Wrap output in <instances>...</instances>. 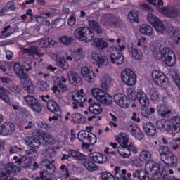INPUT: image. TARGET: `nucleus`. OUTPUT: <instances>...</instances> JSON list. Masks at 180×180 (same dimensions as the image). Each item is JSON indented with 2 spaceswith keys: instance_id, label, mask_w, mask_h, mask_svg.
I'll use <instances>...</instances> for the list:
<instances>
[{
  "instance_id": "obj_1",
  "label": "nucleus",
  "mask_w": 180,
  "mask_h": 180,
  "mask_svg": "<svg viewBox=\"0 0 180 180\" xmlns=\"http://www.w3.org/2000/svg\"><path fill=\"white\" fill-rule=\"evenodd\" d=\"M101 88L97 89L94 88L91 90V94L98 102H101L103 105H111L112 102H113V98L109 95L108 93L105 92L109 91L110 89V84L112 83V79L108 75H103L101 79Z\"/></svg>"
},
{
  "instance_id": "obj_2",
  "label": "nucleus",
  "mask_w": 180,
  "mask_h": 180,
  "mask_svg": "<svg viewBox=\"0 0 180 180\" xmlns=\"http://www.w3.org/2000/svg\"><path fill=\"white\" fill-rule=\"evenodd\" d=\"M153 56L156 60L163 61L168 67H174L176 64V58L172 49L164 47L162 49L155 50Z\"/></svg>"
},
{
  "instance_id": "obj_3",
  "label": "nucleus",
  "mask_w": 180,
  "mask_h": 180,
  "mask_svg": "<svg viewBox=\"0 0 180 180\" xmlns=\"http://www.w3.org/2000/svg\"><path fill=\"white\" fill-rule=\"evenodd\" d=\"M149 4L156 6V9L160 13L165 15L167 18H176L180 14L179 9L167 6L166 7H162L164 6V2L162 0H149Z\"/></svg>"
},
{
  "instance_id": "obj_4",
  "label": "nucleus",
  "mask_w": 180,
  "mask_h": 180,
  "mask_svg": "<svg viewBox=\"0 0 180 180\" xmlns=\"http://www.w3.org/2000/svg\"><path fill=\"white\" fill-rule=\"evenodd\" d=\"M74 36L79 41L89 43V41L94 40L95 34L94 30L89 27H79L75 30Z\"/></svg>"
},
{
  "instance_id": "obj_5",
  "label": "nucleus",
  "mask_w": 180,
  "mask_h": 180,
  "mask_svg": "<svg viewBox=\"0 0 180 180\" xmlns=\"http://www.w3.org/2000/svg\"><path fill=\"white\" fill-rule=\"evenodd\" d=\"M77 139L82 143L83 148H89V145L94 146L96 143V136L88 131H79L77 134Z\"/></svg>"
},
{
  "instance_id": "obj_6",
  "label": "nucleus",
  "mask_w": 180,
  "mask_h": 180,
  "mask_svg": "<svg viewBox=\"0 0 180 180\" xmlns=\"http://www.w3.org/2000/svg\"><path fill=\"white\" fill-rule=\"evenodd\" d=\"M118 47L112 46L111 47V53L110 54V61L112 64H116L117 65H122L123 63H124V56L122 51L126 49V46L124 45H118Z\"/></svg>"
},
{
  "instance_id": "obj_7",
  "label": "nucleus",
  "mask_w": 180,
  "mask_h": 180,
  "mask_svg": "<svg viewBox=\"0 0 180 180\" xmlns=\"http://www.w3.org/2000/svg\"><path fill=\"white\" fill-rule=\"evenodd\" d=\"M122 82L127 86H133L137 82V77L131 69L125 68L121 72Z\"/></svg>"
},
{
  "instance_id": "obj_8",
  "label": "nucleus",
  "mask_w": 180,
  "mask_h": 180,
  "mask_svg": "<svg viewBox=\"0 0 180 180\" xmlns=\"http://www.w3.org/2000/svg\"><path fill=\"white\" fill-rule=\"evenodd\" d=\"M152 77L154 82H155L158 86H161L162 88H168V86H169V79L162 72L158 70H153L152 72Z\"/></svg>"
},
{
  "instance_id": "obj_9",
  "label": "nucleus",
  "mask_w": 180,
  "mask_h": 180,
  "mask_svg": "<svg viewBox=\"0 0 180 180\" xmlns=\"http://www.w3.org/2000/svg\"><path fill=\"white\" fill-rule=\"evenodd\" d=\"M24 101L27 106H29L33 110V112L40 113V112L43 110L41 103H40L39 100L34 98V96H32V95H27L26 96H24Z\"/></svg>"
},
{
  "instance_id": "obj_10",
  "label": "nucleus",
  "mask_w": 180,
  "mask_h": 180,
  "mask_svg": "<svg viewBox=\"0 0 180 180\" xmlns=\"http://www.w3.org/2000/svg\"><path fill=\"white\" fill-rule=\"evenodd\" d=\"M167 131L169 134H178L180 131V117L178 116L173 117L170 120L167 121Z\"/></svg>"
},
{
  "instance_id": "obj_11",
  "label": "nucleus",
  "mask_w": 180,
  "mask_h": 180,
  "mask_svg": "<svg viewBox=\"0 0 180 180\" xmlns=\"http://www.w3.org/2000/svg\"><path fill=\"white\" fill-rule=\"evenodd\" d=\"M20 84H21L23 89L27 92V94H34V84L29 78V75H25L22 79H20Z\"/></svg>"
},
{
  "instance_id": "obj_12",
  "label": "nucleus",
  "mask_w": 180,
  "mask_h": 180,
  "mask_svg": "<svg viewBox=\"0 0 180 180\" xmlns=\"http://www.w3.org/2000/svg\"><path fill=\"white\" fill-rule=\"evenodd\" d=\"M128 131L134 137L136 140L141 141L144 139V133L139 127L137 124H131L127 127Z\"/></svg>"
},
{
  "instance_id": "obj_13",
  "label": "nucleus",
  "mask_w": 180,
  "mask_h": 180,
  "mask_svg": "<svg viewBox=\"0 0 180 180\" xmlns=\"http://www.w3.org/2000/svg\"><path fill=\"white\" fill-rule=\"evenodd\" d=\"M67 75L70 84L73 85V86H81L82 85V77L75 71H69Z\"/></svg>"
},
{
  "instance_id": "obj_14",
  "label": "nucleus",
  "mask_w": 180,
  "mask_h": 180,
  "mask_svg": "<svg viewBox=\"0 0 180 180\" xmlns=\"http://www.w3.org/2000/svg\"><path fill=\"white\" fill-rule=\"evenodd\" d=\"M114 102L116 105L120 106V108H129L130 106V101L129 98L123 94H116L114 95Z\"/></svg>"
},
{
  "instance_id": "obj_15",
  "label": "nucleus",
  "mask_w": 180,
  "mask_h": 180,
  "mask_svg": "<svg viewBox=\"0 0 180 180\" xmlns=\"http://www.w3.org/2000/svg\"><path fill=\"white\" fill-rule=\"evenodd\" d=\"M15 131V124L12 122H5L0 125V134L1 136H10Z\"/></svg>"
},
{
  "instance_id": "obj_16",
  "label": "nucleus",
  "mask_w": 180,
  "mask_h": 180,
  "mask_svg": "<svg viewBox=\"0 0 180 180\" xmlns=\"http://www.w3.org/2000/svg\"><path fill=\"white\" fill-rule=\"evenodd\" d=\"M91 58L96 62L98 67H102V65L106 66L109 64V60L108 57L102 55L101 52L94 51L91 53Z\"/></svg>"
},
{
  "instance_id": "obj_17",
  "label": "nucleus",
  "mask_w": 180,
  "mask_h": 180,
  "mask_svg": "<svg viewBox=\"0 0 180 180\" xmlns=\"http://www.w3.org/2000/svg\"><path fill=\"white\" fill-rule=\"evenodd\" d=\"M68 154L69 155L63 154L61 157V160L65 161V160H68L70 157H72V158H75V160H77V161H85V155L79 151L75 150H69Z\"/></svg>"
},
{
  "instance_id": "obj_18",
  "label": "nucleus",
  "mask_w": 180,
  "mask_h": 180,
  "mask_svg": "<svg viewBox=\"0 0 180 180\" xmlns=\"http://www.w3.org/2000/svg\"><path fill=\"white\" fill-rule=\"evenodd\" d=\"M81 74L87 82L92 84V82H95V72L91 68L86 66L82 68Z\"/></svg>"
},
{
  "instance_id": "obj_19",
  "label": "nucleus",
  "mask_w": 180,
  "mask_h": 180,
  "mask_svg": "<svg viewBox=\"0 0 180 180\" xmlns=\"http://www.w3.org/2000/svg\"><path fill=\"white\" fill-rule=\"evenodd\" d=\"M46 108L49 112H52L56 116L61 115V108H60V105L54 100H49L46 103Z\"/></svg>"
},
{
  "instance_id": "obj_20",
  "label": "nucleus",
  "mask_w": 180,
  "mask_h": 180,
  "mask_svg": "<svg viewBox=\"0 0 180 180\" xmlns=\"http://www.w3.org/2000/svg\"><path fill=\"white\" fill-rule=\"evenodd\" d=\"M128 143L129 139L124 138L121 147L117 148V153H120V155L124 158H129V157L131 155L129 148H127Z\"/></svg>"
},
{
  "instance_id": "obj_21",
  "label": "nucleus",
  "mask_w": 180,
  "mask_h": 180,
  "mask_svg": "<svg viewBox=\"0 0 180 180\" xmlns=\"http://www.w3.org/2000/svg\"><path fill=\"white\" fill-rule=\"evenodd\" d=\"M115 176L122 180H130L131 172H127L126 169H120V167L117 166L114 169Z\"/></svg>"
},
{
  "instance_id": "obj_22",
  "label": "nucleus",
  "mask_w": 180,
  "mask_h": 180,
  "mask_svg": "<svg viewBox=\"0 0 180 180\" xmlns=\"http://www.w3.org/2000/svg\"><path fill=\"white\" fill-rule=\"evenodd\" d=\"M56 85H53L51 88V91H53V94H60V92L64 93L68 91V86H67L65 83H62L60 78L56 79Z\"/></svg>"
},
{
  "instance_id": "obj_23",
  "label": "nucleus",
  "mask_w": 180,
  "mask_h": 180,
  "mask_svg": "<svg viewBox=\"0 0 180 180\" xmlns=\"http://www.w3.org/2000/svg\"><path fill=\"white\" fill-rule=\"evenodd\" d=\"M91 160L96 164H104L108 161V156L99 153H91L89 154Z\"/></svg>"
},
{
  "instance_id": "obj_24",
  "label": "nucleus",
  "mask_w": 180,
  "mask_h": 180,
  "mask_svg": "<svg viewBox=\"0 0 180 180\" xmlns=\"http://www.w3.org/2000/svg\"><path fill=\"white\" fill-rule=\"evenodd\" d=\"M74 102H77L80 108H84V103L86 101V96L84 94V89H81L80 91H77L75 96H72Z\"/></svg>"
},
{
  "instance_id": "obj_25",
  "label": "nucleus",
  "mask_w": 180,
  "mask_h": 180,
  "mask_svg": "<svg viewBox=\"0 0 180 180\" xmlns=\"http://www.w3.org/2000/svg\"><path fill=\"white\" fill-rule=\"evenodd\" d=\"M51 57L54 61H56L58 67L63 68V70H67L68 68V64L65 62V58H64V57H61L57 53L51 54Z\"/></svg>"
},
{
  "instance_id": "obj_26",
  "label": "nucleus",
  "mask_w": 180,
  "mask_h": 180,
  "mask_svg": "<svg viewBox=\"0 0 180 180\" xmlns=\"http://www.w3.org/2000/svg\"><path fill=\"white\" fill-rule=\"evenodd\" d=\"M143 130L149 137H154L157 134V128L150 122L143 123Z\"/></svg>"
},
{
  "instance_id": "obj_27",
  "label": "nucleus",
  "mask_w": 180,
  "mask_h": 180,
  "mask_svg": "<svg viewBox=\"0 0 180 180\" xmlns=\"http://www.w3.org/2000/svg\"><path fill=\"white\" fill-rule=\"evenodd\" d=\"M137 100L140 105H141L143 108H147V106L150 105V101L148 100L147 94H146V93L141 89H138Z\"/></svg>"
},
{
  "instance_id": "obj_28",
  "label": "nucleus",
  "mask_w": 180,
  "mask_h": 180,
  "mask_svg": "<svg viewBox=\"0 0 180 180\" xmlns=\"http://www.w3.org/2000/svg\"><path fill=\"white\" fill-rule=\"evenodd\" d=\"M94 46L98 50H105V49H108L109 44L103 38H94L93 39Z\"/></svg>"
},
{
  "instance_id": "obj_29",
  "label": "nucleus",
  "mask_w": 180,
  "mask_h": 180,
  "mask_svg": "<svg viewBox=\"0 0 180 180\" xmlns=\"http://www.w3.org/2000/svg\"><path fill=\"white\" fill-rule=\"evenodd\" d=\"M55 170H50V169H41L39 172V176H36L34 180H52L51 175L54 174Z\"/></svg>"
},
{
  "instance_id": "obj_30",
  "label": "nucleus",
  "mask_w": 180,
  "mask_h": 180,
  "mask_svg": "<svg viewBox=\"0 0 180 180\" xmlns=\"http://www.w3.org/2000/svg\"><path fill=\"white\" fill-rule=\"evenodd\" d=\"M89 112L93 115H101L103 112V109L99 102H94L89 104Z\"/></svg>"
},
{
  "instance_id": "obj_31",
  "label": "nucleus",
  "mask_w": 180,
  "mask_h": 180,
  "mask_svg": "<svg viewBox=\"0 0 180 180\" xmlns=\"http://www.w3.org/2000/svg\"><path fill=\"white\" fill-rule=\"evenodd\" d=\"M139 160L141 161L139 167H141L143 164H146V162H148L150 160H151V152L148 150H142L139 153Z\"/></svg>"
},
{
  "instance_id": "obj_32",
  "label": "nucleus",
  "mask_w": 180,
  "mask_h": 180,
  "mask_svg": "<svg viewBox=\"0 0 180 180\" xmlns=\"http://www.w3.org/2000/svg\"><path fill=\"white\" fill-rule=\"evenodd\" d=\"M25 144L29 146L31 148H37L39 150L40 146V141L37 138L27 136L25 139Z\"/></svg>"
},
{
  "instance_id": "obj_33",
  "label": "nucleus",
  "mask_w": 180,
  "mask_h": 180,
  "mask_svg": "<svg viewBox=\"0 0 180 180\" xmlns=\"http://www.w3.org/2000/svg\"><path fill=\"white\" fill-rule=\"evenodd\" d=\"M157 112L162 117H169L171 110L168 109L165 104H159L156 107Z\"/></svg>"
},
{
  "instance_id": "obj_34",
  "label": "nucleus",
  "mask_w": 180,
  "mask_h": 180,
  "mask_svg": "<svg viewBox=\"0 0 180 180\" xmlns=\"http://www.w3.org/2000/svg\"><path fill=\"white\" fill-rule=\"evenodd\" d=\"M24 53L28 54V56H37L39 58L44 56V53H41L39 51V47L34 46H31L29 48L25 49Z\"/></svg>"
},
{
  "instance_id": "obj_35",
  "label": "nucleus",
  "mask_w": 180,
  "mask_h": 180,
  "mask_svg": "<svg viewBox=\"0 0 180 180\" xmlns=\"http://www.w3.org/2000/svg\"><path fill=\"white\" fill-rule=\"evenodd\" d=\"M13 70L15 71V73L18 77L20 80L23 79L25 75H29V74L25 72V70H23V66H22V65H20V63L14 64Z\"/></svg>"
},
{
  "instance_id": "obj_36",
  "label": "nucleus",
  "mask_w": 180,
  "mask_h": 180,
  "mask_svg": "<svg viewBox=\"0 0 180 180\" xmlns=\"http://www.w3.org/2000/svg\"><path fill=\"white\" fill-rule=\"evenodd\" d=\"M169 34L172 40H174L176 44H179L180 43V36H179V30L176 27H173L170 30Z\"/></svg>"
},
{
  "instance_id": "obj_37",
  "label": "nucleus",
  "mask_w": 180,
  "mask_h": 180,
  "mask_svg": "<svg viewBox=\"0 0 180 180\" xmlns=\"http://www.w3.org/2000/svg\"><path fill=\"white\" fill-rule=\"evenodd\" d=\"M139 32L145 36H152L153 35V27L148 24H142L139 27Z\"/></svg>"
},
{
  "instance_id": "obj_38",
  "label": "nucleus",
  "mask_w": 180,
  "mask_h": 180,
  "mask_svg": "<svg viewBox=\"0 0 180 180\" xmlns=\"http://www.w3.org/2000/svg\"><path fill=\"white\" fill-rule=\"evenodd\" d=\"M83 162L82 165L87 169V171H96L98 169V166L95 165L92 161L88 160L86 158V155H85V160H79Z\"/></svg>"
},
{
  "instance_id": "obj_39",
  "label": "nucleus",
  "mask_w": 180,
  "mask_h": 180,
  "mask_svg": "<svg viewBox=\"0 0 180 180\" xmlns=\"http://www.w3.org/2000/svg\"><path fill=\"white\" fill-rule=\"evenodd\" d=\"M163 162L167 164V165H170V167H176L178 165V158L176 155L171 154L170 155L167 156L166 160L165 159Z\"/></svg>"
},
{
  "instance_id": "obj_40",
  "label": "nucleus",
  "mask_w": 180,
  "mask_h": 180,
  "mask_svg": "<svg viewBox=\"0 0 180 180\" xmlns=\"http://www.w3.org/2000/svg\"><path fill=\"white\" fill-rule=\"evenodd\" d=\"M132 176L134 178H138L140 180H148V174L147 171L144 169L136 170L134 173H133Z\"/></svg>"
},
{
  "instance_id": "obj_41",
  "label": "nucleus",
  "mask_w": 180,
  "mask_h": 180,
  "mask_svg": "<svg viewBox=\"0 0 180 180\" xmlns=\"http://www.w3.org/2000/svg\"><path fill=\"white\" fill-rule=\"evenodd\" d=\"M0 99L6 103L11 102V97L9 96V91L4 87H0Z\"/></svg>"
},
{
  "instance_id": "obj_42",
  "label": "nucleus",
  "mask_w": 180,
  "mask_h": 180,
  "mask_svg": "<svg viewBox=\"0 0 180 180\" xmlns=\"http://www.w3.org/2000/svg\"><path fill=\"white\" fill-rule=\"evenodd\" d=\"M129 53L134 60H141L143 58V52L137 49L136 46H132Z\"/></svg>"
},
{
  "instance_id": "obj_43",
  "label": "nucleus",
  "mask_w": 180,
  "mask_h": 180,
  "mask_svg": "<svg viewBox=\"0 0 180 180\" xmlns=\"http://www.w3.org/2000/svg\"><path fill=\"white\" fill-rule=\"evenodd\" d=\"M15 9L16 7L15 6L13 1H9L4 5L2 9L0 11V16H4L6 12H8V11H15Z\"/></svg>"
},
{
  "instance_id": "obj_44",
  "label": "nucleus",
  "mask_w": 180,
  "mask_h": 180,
  "mask_svg": "<svg viewBox=\"0 0 180 180\" xmlns=\"http://www.w3.org/2000/svg\"><path fill=\"white\" fill-rule=\"evenodd\" d=\"M168 151H169V149L167 146H162L159 148L158 153L160 155L162 161H165V160H167V156L169 155H168Z\"/></svg>"
},
{
  "instance_id": "obj_45",
  "label": "nucleus",
  "mask_w": 180,
  "mask_h": 180,
  "mask_svg": "<svg viewBox=\"0 0 180 180\" xmlns=\"http://www.w3.org/2000/svg\"><path fill=\"white\" fill-rule=\"evenodd\" d=\"M89 22V25L90 27L94 29L95 30L96 33H98V34H101L102 33V27L99 25V23L94 20H90L88 21Z\"/></svg>"
},
{
  "instance_id": "obj_46",
  "label": "nucleus",
  "mask_w": 180,
  "mask_h": 180,
  "mask_svg": "<svg viewBox=\"0 0 180 180\" xmlns=\"http://www.w3.org/2000/svg\"><path fill=\"white\" fill-rule=\"evenodd\" d=\"M44 155H45L46 158L53 160V158L57 155V153L54 148H49L44 151Z\"/></svg>"
},
{
  "instance_id": "obj_47",
  "label": "nucleus",
  "mask_w": 180,
  "mask_h": 180,
  "mask_svg": "<svg viewBox=\"0 0 180 180\" xmlns=\"http://www.w3.org/2000/svg\"><path fill=\"white\" fill-rule=\"evenodd\" d=\"M36 150L37 149L34 148H30V149L25 150L26 157H28L30 159L32 158V160L37 158V157H39V154Z\"/></svg>"
},
{
  "instance_id": "obj_48",
  "label": "nucleus",
  "mask_w": 180,
  "mask_h": 180,
  "mask_svg": "<svg viewBox=\"0 0 180 180\" xmlns=\"http://www.w3.org/2000/svg\"><path fill=\"white\" fill-rule=\"evenodd\" d=\"M43 144L45 146H49V144H56V140L54 138L50 135V134H46L43 136Z\"/></svg>"
},
{
  "instance_id": "obj_49",
  "label": "nucleus",
  "mask_w": 180,
  "mask_h": 180,
  "mask_svg": "<svg viewBox=\"0 0 180 180\" xmlns=\"http://www.w3.org/2000/svg\"><path fill=\"white\" fill-rule=\"evenodd\" d=\"M70 117L73 123H77V124L84 123V122H82V115H81L79 112L72 113Z\"/></svg>"
},
{
  "instance_id": "obj_50",
  "label": "nucleus",
  "mask_w": 180,
  "mask_h": 180,
  "mask_svg": "<svg viewBox=\"0 0 180 180\" xmlns=\"http://www.w3.org/2000/svg\"><path fill=\"white\" fill-rule=\"evenodd\" d=\"M153 26L159 33L162 34L165 32V27L164 26L162 22L160 20H158L156 22L153 23Z\"/></svg>"
},
{
  "instance_id": "obj_51",
  "label": "nucleus",
  "mask_w": 180,
  "mask_h": 180,
  "mask_svg": "<svg viewBox=\"0 0 180 180\" xmlns=\"http://www.w3.org/2000/svg\"><path fill=\"white\" fill-rule=\"evenodd\" d=\"M40 165H41V167H45V169H49V170H56V167L54 166V165H53V163H51V162H50V160H47V159H44L41 163Z\"/></svg>"
},
{
  "instance_id": "obj_52",
  "label": "nucleus",
  "mask_w": 180,
  "mask_h": 180,
  "mask_svg": "<svg viewBox=\"0 0 180 180\" xmlns=\"http://www.w3.org/2000/svg\"><path fill=\"white\" fill-rule=\"evenodd\" d=\"M33 164V162L32 161V159L29 158H25L22 156V161L20 163V167H22V168H29L30 167H32Z\"/></svg>"
},
{
  "instance_id": "obj_53",
  "label": "nucleus",
  "mask_w": 180,
  "mask_h": 180,
  "mask_svg": "<svg viewBox=\"0 0 180 180\" xmlns=\"http://www.w3.org/2000/svg\"><path fill=\"white\" fill-rule=\"evenodd\" d=\"M156 126L159 130H162V131L166 130L167 131V127H168V121L165 120H160L156 122Z\"/></svg>"
},
{
  "instance_id": "obj_54",
  "label": "nucleus",
  "mask_w": 180,
  "mask_h": 180,
  "mask_svg": "<svg viewBox=\"0 0 180 180\" xmlns=\"http://www.w3.org/2000/svg\"><path fill=\"white\" fill-rule=\"evenodd\" d=\"M60 43H63V44H65L66 46H70L72 41H74V38L70 36H63L59 37Z\"/></svg>"
},
{
  "instance_id": "obj_55",
  "label": "nucleus",
  "mask_w": 180,
  "mask_h": 180,
  "mask_svg": "<svg viewBox=\"0 0 180 180\" xmlns=\"http://www.w3.org/2000/svg\"><path fill=\"white\" fill-rule=\"evenodd\" d=\"M128 98H129L131 101H137L139 98V90H137V92L133 89L128 90Z\"/></svg>"
},
{
  "instance_id": "obj_56",
  "label": "nucleus",
  "mask_w": 180,
  "mask_h": 180,
  "mask_svg": "<svg viewBox=\"0 0 180 180\" xmlns=\"http://www.w3.org/2000/svg\"><path fill=\"white\" fill-rule=\"evenodd\" d=\"M38 85L40 91H42V92H47V91L50 89V86L46 81L39 80L38 82Z\"/></svg>"
},
{
  "instance_id": "obj_57",
  "label": "nucleus",
  "mask_w": 180,
  "mask_h": 180,
  "mask_svg": "<svg viewBox=\"0 0 180 180\" xmlns=\"http://www.w3.org/2000/svg\"><path fill=\"white\" fill-rule=\"evenodd\" d=\"M128 18L132 22H139V12L136 11H132L129 12L128 14Z\"/></svg>"
},
{
  "instance_id": "obj_58",
  "label": "nucleus",
  "mask_w": 180,
  "mask_h": 180,
  "mask_svg": "<svg viewBox=\"0 0 180 180\" xmlns=\"http://www.w3.org/2000/svg\"><path fill=\"white\" fill-rule=\"evenodd\" d=\"M59 169L63 172L64 178H65V179H68V178H70V172L68 170V167H67L65 165H62Z\"/></svg>"
},
{
  "instance_id": "obj_59",
  "label": "nucleus",
  "mask_w": 180,
  "mask_h": 180,
  "mask_svg": "<svg viewBox=\"0 0 180 180\" xmlns=\"http://www.w3.org/2000/svg\"><path fill=\"white\" fill-rule=\"evenodd\" d=\"M12 30H10V32L6 33V34H1L0 36V39H6V37H9V36H11V34H13V33H15V32H18V30H19V27H18L17 25L14 26L13 28H11Z\"/></svg>"
},
{
  "instance_id": "obj_60",
  "label": "nucleus",
  "mask_w": 180,
  "mask_h": 180,
  "mask_svg": "<svg viewBox=\"0 0 180 180\" xmlns=\"http://www.w3.org/2000/svg\"><path fill=\"white\" fill-rule=\"evenodd\" d=\"M147 20L149 21V23H151L152 25H154L158 20H160L155 15L149 13L147 15Z\"/></svg>"
},
{
  "instance_id": "obj_61",
  "label": "nucleus",
  "mask_w": 180,
  "mask_h": 180,
  "mask_svg": "<svg viewBox=\"0 0 180 180\" xmlns=\"http://www.w3.org/2000/svg\"><path fill=\"white\" fill-rule=\"evenodd\" d=\"M103 180H115L113 175L108 172H103L101 173Z\"/></svg>"
},
{
  "instance_id": "obj_62",
  "label": "nucleus",
  "mask_w": 180,
  "mask_h": 180,
  "mask_svg": "<svg viewBox=\"0 0 180 180\" xmlns=\"http://www.w3.org/2000/svg\"><path fill=\"white\" fill-rule=\"evenodd\" d=\"M150 99L153 102H158L160 101V94L158 91L153 90L150 94Z\"/></svg>"
},
{
  "instance_id": "obj_63",
  "label": "nucleus",
  "mask_w": 180,
  "mask_h": 180,
  "mask_svg": "<svg viewBox=\"0 0 180 180\" xmlns=\"http://www.w3.org/2000/svg\"><path fill=\"white\" fill-rule=\"evenodd\" d=\"M40 47L46 49V47H50V39H44L39 41Z\"/></svg>"
},
{
  "instance_id": "obj_64",
  "label": "nucleus",
  "mask_w": 180,
  "mask_h": 180,
  "mask_svg": "<svg viewBox=\"0 0 180 180\" xmlns=\"http://www.w3.org/2000/svg\"><path fill=\"white\" fill-rule=\"evenodd\" d=\"M149 168L150 172H153V174H157V172H158V169H160L158 165L154 162L150 165Z\"/></svg>"
}]
</instances>
